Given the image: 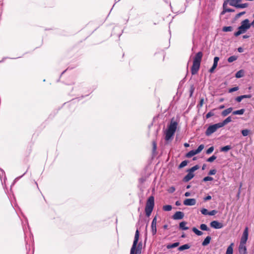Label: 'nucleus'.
Instances as JSON below:
<instances>
[{"label": "nucleus", "instance_id": "nucleus-19", "mask_svg": "<svg viewBox=\"0 0 254 254\" xmlns=\"http://www.w3.org/2000/svg\"><path fill=\"white\" fill-rule=\"evenodd\" d=\"M211 239V237L210 236H207L205 239L204 240V241L202 242V245L203 246H206L207 245H208L209 243H210V240Z\"/></svg>", "mask_w": 254, "mask_h": 254}, {"label": "nucleus", "instance_id": "nucleus-35", "mask_svg": "<svg viewBox=\"0 0 254 254\" xmlns=\"http://www.w3.org/2000/svg\"><path fill=\"white\" fill-rule=\"evenodd\" d=\"M203 148H204V145L201 144L195 150L196 152L197 153V154H198V153H200L202 150V149Z\"/></svg>", "mask_w": 254, "mask_h": 254}, {"label": "nucleus", "instance_id": "nucleus-9", "mask_svg": "<svg viewBox=\"0 0 254 254\" xmlns=\"http://www.w3.org/2000/svg\"><path fill=\"white\" fill-rule=\"evenodd\" d=\"M210 225L214 229H221L224 227L223 224L217 221L214 220L210 222Z\"/></svg>", "mask_w": 254, "mask_h": 254}, {"label": "nucleus", "instance_id": "nucleus-20", "mask_svg": "<svg viewBox=\"0 0 254 254\" xmlns=\"http://www.w3.org/2000/svg\"><path fill=\"white\" fill-rule=\"evenodd\" d=\"M233 246L234 244L231 243L230 245L227 248L226 254H233Z\"/></svg>", "mask_w": 254, "mask_h": 254}, {"label": "nucleus", "instance_id": "nucleus-10", "mask_svg": "<svg viewBox=\"0 0 254 254\" xmlns=\"http://www.w3.org/2000/svg\"><path fill=\"white\" fill-rule=\"evenodd\" d=\"M196 203V200L194 198H187L184 201V204L186 206H192Z\"/></svg>", "mask_w": 254, "mask_h": 254}, {"label": "nucleus", "instance_id": "nucleus-53", "mask_svg": "<svg viewBox=\"0 0 254 254\" xmlns=\"http://www.w3.org/2000/svg\"><path fill=\"white\" fill-rule=\"evenodd\" d=\"M216 67L217 66H214V65H213L209 69V72H210V73L213 72L214 69L216 68Z\"/></svg>", "mask_w": 254, "mask_h": 254}, {"label": "nucleus", "instance_id": "nucleus-14", "mask_svg": "<svg viewBox=\"0 0 254 254\" xmlns=\"http://www.w3.org/2000/svg\"><path fill=\"white\" fill-rule=\"evenodd\" d=\"M227 4L228 3H227L226 2H224L223 5V10L221 12V14H224L226 12H234L235 11L234 9L229 8H227Z\"/></svg>", "mask_w": 254, "mask_h": 254}, {"label": "nucleus", "instance_id": "nucleus-40", "mask_svg": "<svg viewBox=\"0 0 254 254\" xmlns=\"http://www.w3.org/2000/svg\"><path fill=\"white\" fill-rule=\"evenodd\" d=\"M214 150V147L213 146H211L210 147H209L206 151V153L207 154H210V153H211Z\"/></svg>", "mask_w": 254, "mask_h": 254}, {"label": "nucleus", "instance_id": "nucleus-32", "mask_svg": "<svg viewBox=\"0 0 254 254\" xmlns=\"http://www.w3.org/2000/svg\"><path fill=\"white\" fill-rule=\"evenodd\" d=\"M237 59V57L235 56H232L228 58V62L229 63H232L233 62L236 61Z\"/></svg>", "mask_w": 254, "mask_h": 254}, {"label": "nucleus", "instance_id": "nucleus-16", "mask_svg": "<svg viewBox=\"0 0 254 254\" xmlns=\"http://www.w3.org/2000/svg\"><path fill=\"white\" fill-rule=\"evenodd\" d=\"M188 174L184 177L183 180L185 182H188L194 177V174L191 172L188 171Z\"/></svg>", "mask_w": 254, "mask_h": 254}, {"label": "nucleus", "instance_id": "nucleus-55", "mask_svg": "<svg viewBox=\"0 0 254 254\" xmlns=\"http://www.w3.org/2000/svg\"><path fill=\"white\" fill-rule=\"evenodd\" d=\"M242 96H243V99H245V98H251L252 97V95L251 94L244 95H242Z\"/></svg>", "mask_w": 254, "mask_h": 254}, {"label": "nucleus", "instance_id": "nucleus-31", "mask_svg": "<svg viewBox=\"0 0 254 254\" xmlns=\"http://www.w3.org/2000/svg\"><path fill=\"white\" fill-rule=\"evenodd\" d=\"M199 169V166L198 165H196L194 166L193 167H191L190 169L188 171H190L193 173V172Z\"/></svg>", "mask_w": 254, "mask_h": 254}, {"label": "nucleus", "instance_id": "nucleus-61", "mask_svg": "<svg viewBox=\"0 0 254 254\" xmlns=\"http://www.w3.org/2000/svg\"><path fill=\"white\" fill-rule=\"evenodd\" d=\"M190 192H186L185 193V195L186 196H189L190 195Z\"/></svg>", "mask_w": 254, "mask_h": 254}, {"label": "nucleus", "instance_id": "nucleus-15", "mask_svg": "<svg viewBox=\"0 0 254 254\" xmlns=\"http://www.w3.org/2000/svg\"><path fill=\"white\" fill-rule=\"evenodd\" d=\"M187 222L186 221H182L179 224V229L182 230H187L189 229L186 225Z\"/></svg>", "mask_w": 254, "mask_h": 254}, {"label": "nucleus", "instance_id": "nucleus-41", "mask_svg": "<svg viewBox=\"0 0 254 254\" xmlns=\"http://www.w3.org/2000/svg\"><path fill=\"white\" fill-rule=\"evenodd\" d=\"M248 5H249V4L247 3L239 4V5H238V8H246V7H248Z\"/></svg>", "mask_w": 254, "mask_h": 254}, {"label": "nucleus", "instance_id": "nucleus-54", "mask_svg": "<svg viewBox=\"0 0 254 254\" xmlns=\"http://www.w3.org/2000/svg\"><path fill=\"white\" fill-rule=\"evenodd\" d=\"M216 67L217 66H214V65H213L209 69V72H210V73L213 72L214 69L216 68Z\"/></svg>", "mask_w": 254, "mask_h": 254}, {"label": "nucleus", "instance_id": "nucleus-52", "mask_svg": "<svg viewBox=\"0 0 254 254\" xmlns=\"http://www.w3.org/2000/svg\"><path fill=\"white\" fill-rule=\"evenodd\" d=\"M216 213V211L214 210H213L211 211H209L208 213V215L210 216H212L215 215Z\"/></svg>", "mask_w": 254, "mask_h": 254}, {"label": "nucleus", "instance_id": "nucleus-56", "mask_svg": "<svg viewBox=\"0 0 254 254\" xmlns=\"http://www.w3.org/2000/svg\"><path fill=\"white\" fill-rule=\"evenodd\" d=\"M211 199V196L210 195H208L206 197L204 198V200L205 201L209 200Z\"/></svg>", "mask_w": 254, "mask_h": 254}, {"label": "nucleus", "instance_id": "nucleus-33", "mask_svg": "<svg viewBox=\"0 0 254 254\" xmlns=\"http://www.w3.org/2000/svg\"><path fill=\"white\" fill-rule=\"evenodd\" d=\"M188 163V162L187 160H184V161H182L181 163V164L179 165V168H182L185 167L187 165Z\"/></svg>", "mask_w": 254, "mask_h": 254}, {"label": "nucleus", "instance_id": "nucleus-29", "mask_svg": "<svg viewBox=\"0 0 254 254\" xmlns=\"http://www.w3.org/2000/svg\"><path fill=\"white\" fill-rule=\"evenodd\" d=\"M172 209V207L171 205H166L163 206V210L165 211H171Z\"/></svg>", "mask_w": 254, "mask_h": 254}, {"label": "nucleus", "instance_id": "nucleus-27", "mask_svg": "<svg viewBox=\"0 0 254 254\" xmlns=\"http://www.w3.org/2000/svg\"><path fill=\"white\" fill-rule=\"evenodd\" d=\"M200 229L202 231H208L210 230L209 228L205 224H202L200 225Z\"/></svg>", "mask_w": 254, "mask_h": 254}, {"label": "nucleus", "instance_id": "nucleus-59", "mask_svg": "<svg viewBox=\"0 0 254 254\" xmlns=\"http://www.w3.org/2000/svg\"><path fill=\"white\" fill-rule=\"evenodd\" d=\"M175 204H176L177 206H180V205L181 204V202H180V201H177L176 202Z\"/></svg>", "mask_w": 254, "mask_h": 254}, {"label": "nucleus", "instance_id": "nucleus-13", "mask_svg": "<svg viewBox=\"0 0 254 254\" xmlns=\"http://www.w3.org/2000/svg\"><path fill=\"white\" fill-rule=\"evenodd\" d=\"M156 223H157V219H156V217H155L153 219L152 223H151L152 233L153 235H155L157 232Z\"/></svg>", "mask_w": 254, "mask_h": 254}, {"label": "nucleus", "instance_id": "nucleus-49", "mask_svg": "<svg viewBox=\"0 0 254 254\" xmlns=\"http://www.w3.org/2000/svg\"><path fill=\"white\" fill-rule=\"evenodd\" d=\"M246 13V12L245 11H242V12H241L239 13H238L236 15V18H239L240 16H241L242 15L245 14Z\"/></svg>", "mask_w": 254, "mask_h": 254}, {"label": "nucleus", "instance_id": "nucleus-42", "mask_svg": "<svg viewBox=\"0 0 254 254\" xmlns=\"http://www.w3.org/2000/svg\"><path fill=\"white\" fill-rule=\"evenodd\" d=\"M213 180V179L212 177L207 176V177H204L203 179V181L204 182H207V181H212Z\"/></svg>", "mask_w": 254, "mask_h": 254}, {"label": "nucleus", "instance_id": "nucleus-36", "mask_svg": "<svg viewBox=\"0 0 254 254\" xmlns=\"http://www.w3.org/2000/svg\"><path fill=\"white\" fill-rule=\"evenodd\" d=\"M3 176L4 177V180H5L6 178L5 172L3 169L0 168V178L1 180Z\"/></svg>", "mask_w": 254, "mask_h": 254}, {"label": "nucleus", "instance_id": "nucleus-46", "mask_svg": "<svg viewBox=\"0 0 254 254\" xmlns=\"http://www.w3.org/2000/svg\"><path fill=\"white\" fill-rule=\"evenodd\" d=\"M203 103H204V99L201 98L200 100L199 104L197 105V107L201 108L203 106Z\"/></svg>", "mask_w": 254, "mask_h": 254}, {"label": "nucleus", "instance_id": "nucleus-48", "mask_svg": "<svg viewBox=\"0 0 254 254\" xmlns=\"http://www.w3.org/2000/svg\"><path fill=\"white\" fill-rule=\"evenodd\" d=\"M243 99V96L241 95V96H238L236 99V101L238 102H240Z\"/></svg>", "mask_w": 254, "mask_h": 254}, {"label": "nucleus", "instance_id": "nucleus-63", "mask_svg": "<svg viewBox=\"0 0 254 254\" xmlns=\"http://www.w3.org/2000/svg\"><path fill=\"white\" fill-rule=\"evenodd\" d=\"M218 63L213 62V65L217 66Z\"/></svg>", "mask_w": 254, "mask_h": 254}, {"label": "nucleus", "instance_id": "nucleus-4", "mask_svg": "<svg viewBox=\"0 0 254 254\" xmlns=\"http://www.w3.org/2000/svg\"><path fill=\"white\" fill-rule=\"evenodd\" d=\"M177 126L178 124L176 122H171L165 131V139L166 141H169L173 138L176 131Z\"/></svg>", "mask_w": 254, "mask_h": 254}, {"label": "nucleus", "instance_id": "nucleus-43", "mask_svg": "<svg viewBox=\"0 0 254 254\" xmlns=\"http://www.w3.org/2000/svg\"><path fill=\"white\" fill-rule=\"evenodd\" d=\"M200 211L201 213L203 215H208L209 211H208L207 209L205 208H202Z\"/></svg>", "mask_w": 254, "mask_h": 254}, {"label": "nucleus", "instance_id": "nucleus-37", "mask_svg": "<svg viewBox=\"0 0 254 254\" xmlns=\"http://www.w3.org/2000/svg\"><path fill=\"white\" fill-rule=\"evenodd\" d=\"M217 157L215 155H212L210 157L207 159V161L208 162H212L214 160L216 159Z\"/></svg>", "mask_w": 254, "mask_h": 254}, {"label": "nucleus", "instance_id": "nucleus-50", "mask_svg": "<svg viewBox=\"0 0 254 254\" xmlns=\"http://www.w3.org/2000/svg\"><path fill=\"white\" fill-rule=\"evenodd\" d=\"M153 151L154 152L156 151L157 149V144L155 141H153Z\"/></svg>", "mask_w": 254, "mask_h": 254}, {"label": "nucleus", "instance_id": "nucleus-21", "mask_svg": "<svg viewBox=\"0 0 254 254\" xmlns=\"http://www.w3.org/2000/svg\"><path fill=\"white\" fill-rule=\"evenodd\" d=\"M244 76V71L242 69L239 70L237 71L235 74V76L236 78H241Z\"/></svg>", "mask_w": 254, "mask_h": 254}, {"label": "nucleus", "instance_id": "nucleus-57", "mask_svg": "<svg viewBox=\"0 0 254 254\" xmlns=\"http://www.w3.org/2000/svg\"><path fill=\"white\" fill-rule=\"evenodd\" d=\"M219 60V58L218 57H215L214 58V62L218 63Z\"/></svg>", "mask_w": 254, "mask_h": 254}, {"label": "nucleus", "instance_id": "nucleus-17", "mask_svg": "<svg viewBox=\"0 0 254 254\" xmlns=\"http://www.w3.org/2000/svg\"><path fill=\"white\" fill-rule=\"evenodd\" d=\"M232 110H233V108L232 107H230V108L224 110L223 111H222V112L221 113V115L223 117H226L228 114L231 113V112L232 111Z\"/></svg>", "mask_w": 254, "mask_h": 254}, {"label": "nucleus", "instance_id": "nucleus-26", "mask_svg": "<svg viewBox=\"0 0 254 254\" xmlns=\"http://www.w3.org/2000/svg\"><path fill=\"white\" fill-rule=\"evenodd\" d=\"M192 230L197 236H201L203 234V233L201 231L198 230L195 227L192 228Z\"/></svg>", "mask_w": 254, "mask_h": 254}, {"label": "nucleus", "instance_id": "nucleus-23", "mask_svg": "<svg viewBox=\"0 0 254 254\" xmlns=\"http://www.w3.org/2000/svg\"><path fill=\"white\" fill-rule=\"evenodd\" d=\"M179 242H176L173 244H170L167 245L166 247L168 249H173L179 246Z\"/></svg>", "mask_w": 254, "mask_h": 254}, {"label": "nucleus", "instance_id": "nucleus-22", "mask_svg": "<svg viewBox=\"0 0 254 254\" xmlns=\"http://www.w3.org/2000/svg\"><path fill=\"white\" fill-rule=\"evenodd\" d=\"M190 245L189 244H185L184 245H182L179 247L178 250L179 251H183L185 250H187L190 249Z\"/></svg>", "mask_w": 254, "mask_h": 254}, {"label": "nucleus", "instance_id": "nucleus-25", "mask_svg": "<svg viewBox=\"0 0 254 254\" xmlns=\"http://www.w3.org/2000/svg\"><path fill=\"white\" fill-rule=\"evenodd\" d=\"M232 148L231 145H226L225 146L222 147L220 149V151L222 152H227L228 150H230Z\"/></svg>", "mask_w": 254, "mask_h": 254}, {"label": "nucleus", "instance_id": "nucleus-34", "mask_svg": "<svg viewBox=\"0 0 254 254\" xmlns=\"http://www.w3.org/2000/svg\"><path fill=\"white\" fill-rule=\"evenodd\" d=\"M250 130L247 129H243L241 131L242 134H243V135L244 136H247L249 134V133H250Z\"/></svg>", "mask_w": 254, "mask_h": 254}, {"label": "nucleus", "instance_id": "nucleus-3", "mask_svg": "<svg viewBox=\"0 0 254 254\" xmlns=\"http://www.w3.org/2000/svg\"><path fill=\"white\" fill-rule=\"evenodd\" d=\"M139 232L138 228H137L136 232H135L133 244H132V246L131 250H130V254H141V243L139 242L137 247V243L138 242V239H139Z\"/></svg>", "mask_w": 254, "mask_h": 254}, {"label": "nucleus", "instance_id": "nucleus-44", "mask_svg": "<svg viewBox=\"0 0 254 254\" xmlns=\"http://www.w3.org/2000/svg\"><path fill=\"white\" fill-rule=\"evenodd\" d=\"M239 89V87L238 86L237 87H233V88H231L230 89H229V93H232V92H233L234 91H236L237 90H238Z\"/></svg>", "mask_w": 254, "mask_h": 254}, {"label": "nucleus", "instance_id": "nucleus-64", "mask_svg": "<svg viewBox=\"0 0 254 254\" xmlns=\"http://www.w3.org/2000/svg\"><path fill=\"white\" fill-rule=\"evenodd\" d=\"M184 146H185V147H189V144L188 143H185L184 144Z\"/></svg>", "mask_w": 254, "mask_h": 254}, {"label": "nucleus", "instance_id": "nucleus-38", "mask_svg": "<svg viewBox=\"0 0 254 254\" xmlns=\"http://www.w3.org/2000/svg\"><path fill=\"white\" fill-rule=\"evenodd\" d=\"M27 172V170L22 175L16 178L13 181L12 185H13L17 181H18L20 178H21Z\"/></svg>", "mask_w": 254, "mask_h": 254}, {"label": "nucleus", "instance_id": "nucleus-5", "mask_svg": "<svg viewBox=\"0 0 254 254\" xmlns=\"http://www.w3.org/2000/svg\"><path fill=\"white\" fill-rule=\"evenodd\" d=\"M251 24L250 23L249 19H245L242 21L241 26L238 27V30L234 33V35L236 37H237L240 35L245 33L247 30L251 27Z\"/></svg>", "mask_w": 254, "mask_h": 254}, {"label": "nucleus", "instance_id": "nucleus-30", "mask_svg": "<svg viewBox=\"0 0 254 254\" xmlns=\"http://www.w3.org/2000/svg\"><path fill=\"white\" fill-rule=\"evenodd\" d=\"M233 28L232 26H225L223 28V31L224 32H229L232 31Z\"/></svg>", "mask_w": 254, "mask_h": 254}, {"label": "nucleus", "instance_id": "nucleus-58", "mask_svg": "<svg viewBox=\"0 0 254 254\" xmlns=\"http://www.w3.org/2000/svg\"><path fill=\"white\" fill-rule=\"evenodd\" d=\"M238 51L240 53H242L243 52V49L241 47H240L238 49Z\"/></svg>", "mask_w": 254, "mask_h": 254}, {"label": "nucleus", "instance_id": "nucleus-51", "mask_svg": "<svg viewBox=\"0 0 254 254\" xmlns=\"http://www.w3.org/2000/svg\"><path fill=\"white\" fill-rule=\"evenodd\" d=\"M169 192L170 193H173L175 191V188L174 187H171L169 188L168 190Z\"/></svg>", "mask_w": 254, "mask_h": 254}, {"label": "nucleus", "instance_id": "nucleus-8", "mask_svg": "<svg viewBox=\"0 0 254 254\" xmlns=\"http://www.w3.org/2000/svg\"><path fill=\"white\" fill-rule=\"evenodd\" d=\"M138 188L140 190V192L138 193V196L139 197V201L140 203L141 202L142 198H143V190H142V187H143V177H141L139 179V184L137 186Z\"/></svg>", "mask_w": 254, "mask_h": 254}, {"label": "nucleus", "instance_id": "nucleus-12", "mask_svg": "<svg viewBox=\"0 0 254 254\" xmlns=\"http://www.w3.org/2000/svg\"><path fill=\"white\" fill-rule=\"evenodd\" d=\"M242 0H226L224 2H226L227 3H228L230 5L238 8V5H239V3Z\"/></svg>", "mask_w": 254, "mask_h": 254}, {"label": "nucleus", "instance_id": "nucleus-1", "mask_svg": "<svg viewBox=\"0 0 254 254\" xmlns=\"http://www.w3.org/2000/svg\"><path fill=\"white\" fill-rule=\"evenodd\" d=\"M202 57L203 53L199 52L193 57V64L191 67V73L192 75L196 74L199 70Z\"/></svg>", "mask_w": 254, "mask_h": 254}, {"label": "nucleus", "instance_id": "nucleus-62", "mask_svg": "<svg viewBox=\"0 0 254 254\" xmlns=\"http://www.w3.org/2000/svg\"><path fill=\"white\" fill-rule=\"evenodd\" d=\"M225 107L224 105H222L219 107V109H222Z\"/></svg>", "mask_w": 254, "mask_h": 254}, {"label": "nucleus", "instance_id": "nucleus-2", "mask_svg": "<svg viewBox=\"0 0 254 254\" xmlns=\"http://www.w3.org/2000/svg\"><path fill=\"white\" fill-rule=\"evenodd\" d=\"M249 235V229L246 227L241 239L240 244L239 247V252L240 254H247L246 242Z\"/></svg>", "mask_w": 254, "mask_h": 254}, {"label": "nucleus", "instance_id": "nucleus-24", "mask_svg": "<svg viewBox=\"0 0 254 254\" xmlns=\"http://www.w3.org/2000/svg\"><path fill=\"white\" fill-rule=\"evenodd\" d=\"M197 154V153L196 152L195 150H192L190 151H189L187 154L186 157L188 158H190L192 157L193 156Z\"/></svg>", "mask_w": 254, "mask_h": 254}, {"label": "nucleus", "instance_id": "nucleus-11", "mask_svg": "<svg viewBox=\"0 0 254 254\" xmlns=\"http://www.w3.org/2000/svg\"><path fill=\"white\" fill-rule=\"evenodd\" d=\"M184 213L182 211H177L172 216L174 220H180L184 218Z\"/></svg>", "mask_w": 254, "mask_h": 254}, {"label": "nucleus", "instance_id": "nucleus-39", "mask_svg": "<svg viewBox=\"0 0 254 254\" xmlns=\"http://www.w3.org/2000/svg\"><path fill=\"white\" fill-rule=\"evenodd\" d=\"M27 172V170L22 175L16 178L13 181L12 185H13L17 181H18L20 178H21Z\"/></svg>", "mask_w": 254, "mask_h": 254}, {"label": "nucleus", "instance_id": "nucleus-7", "mask_svg": "<svg viewBox=\"0 0 254 254\" xmlns=\"http://www.w3.org/2000/svg\"><path fill=\"white\" fill-rule=\"evenodd\" d=\"M222 127L219 123L210 126L206 129L205 134L207 136H209L215 132L217 129Z\"/></svg>", "mask_w": 254, "mask_h": 254}, {"label": "nucleus", "instance_id": "nucleus-47", "mask_svg": "<svg viewBox=\"0 0 254 254\" xmlns=\"http://www.w3.org/2000/svg\"><path fill=\"white\" fill-rule=\"evenodd\" d=\"M213 115H214V113H212V112H208V113L206 114V118L207 119H208V118H209L210 117H211L213 116Z\"/></svg>", "mask_w": 254, "mask_h": 254}, {"label": "nucleus", "instance_id": "nucleus-6", "mask_svg": "<svg viewBox=\"0 0 254 254\" xmlns=\"http://www.w3.org/2000/svg\"><path fill=\"white\" fill-rule=\"evenodd\" d=\"M154 198L153 196H150L147 200L145 211L146 215L149 217L154 208Z\"/></svg>", "mask_w": 254, "mask_h": 254}, {"label": "nucleus", "instance_id": "nucleus-45", "mask_svg": "<svg viewBox=\"0 0 254 254\" xmlns=\"http://www.w3.org/2000/svg\"><path fill=\"white\" fill-rule=\"evenodd\" d=\"M216 170L215 169H212L209 171L208 172V175H214L216 174Z\"/></svg>", "mask_w": 254, "mask_h": 254}, {"label": "nucleus", "instance_id": "nucleus-28", "mask_svg": "<svg viewBox=\"0 0 254 254\" xmlns=\"http://www.w3.org/2000/svg\"><path fill=\"white\" fill-rule=\"evenodd\" d=\"M245 109H242L239 110L235 111L233 112V114L234 115H243L245 112Z\"/></svg>", "mask_w": 254, "mask_h": 254}, {"label": "nucleus", "instance_id": "nucleus-18", "mask_svg": "<svg viewBox=\"0 0 254 254\" xmlns=\"http://www.w3.org/2000/svg\"><path fill=\"white\" fill-rule=\"evenodd\" d=\"M232 121L231 117H228L225 120H224L222 122L219 123L221 127H224L225 125L227 124L228 123L231 122Z\"/></svg>", "mask_w": 254, "mask_h": 254}, {"label": "nucleus", "instance_id": "nucleus-60", "mask_svg": "<svg viewBox=\"0 0 254 254\" xmlns=\"http://www.w3.org/2000/svg\"><path fill=\"white\" fill-rule=\"evenodd\" d=\"M249 37H250V36H249V35H244V36H243V38L244 39H247V38H249Z\"/></svg>", "mask_w": 254, "mask_h": 254}]
</instances>
